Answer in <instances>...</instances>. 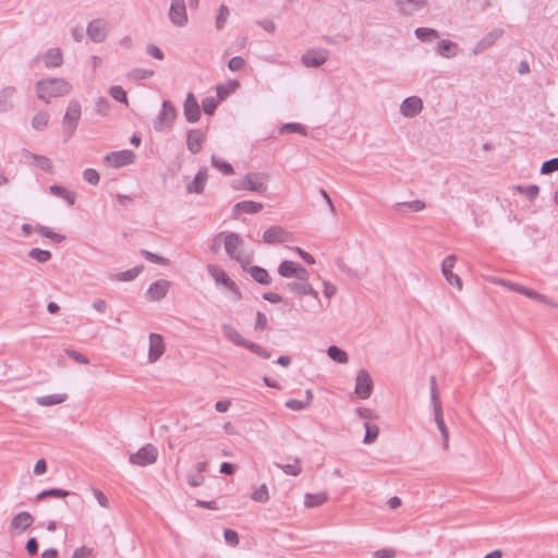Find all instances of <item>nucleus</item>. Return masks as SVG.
I'll list each match as a JSON object with an SVG mask.
<instances>
[{
    "label": "nucleus",
    "mask_w": 558,
    "mask_h": 558,
    "mask_svg": "<svg viewBox=\"0 0 558 558\" xmlns=\"http://www.w3.org/2000/svg\"><path fill=\"white\" fill-rule=\"evenodd\" d=\"M208 179L207 168L201 167L194 177V180L186 184L187 193L202 194Z\"/></svg>",
    "instance_id": "obj_23"
},
{
    "label": "nucleus",
    "mask_w": 558,
    "mask_h": 558,
    "mask_svg": "<svg viewBox=\"0 0 558 558\" xmlns=\"http://www.w3.org/2000/svg\"><path fill=\"white\" fill-rule=\"evenodd\" d=\"M165 352V341L161 335L150 333L149 335V353L148 357L150 362L157 361Z\"/></svg>",
    "instance_id": "obj_24"
},
{
    "label": "nucleus",
    "mask_w": 558,
    "mask_h": 558,
    "mask_svg": "<svg viewBox=\"0 0 558 558\" xmlns=\"http://www.w3.org/2000/svg\"><path fill=\"white\" fill-rule=\"evenodd\" d=\"M65 353L69 357H71L73 361L80 363V364H88L89 359L82 354L81 352L74 350V349H66Z\"/></svg>",
    "instance_id": "obj_62"
},
{
    "label": "nucleus",
    "mask_w": 558,
    "mask_h": 558,
    "mask_svg": "<svg viewBox=\"0 0 558 558\" xmlns=\"http://www.w3.org/2000/svg\"><path fill=\"white\" fill-rule=\"evenodd\" d=\"M284 405L290 410L301 411L310 407V401L289 399L286 401Z\"/></svg>",
    "instance_id": "obj_57"
},
{
    "label": "nucleus",
    "mask_w": 558,
    "mask_h": 558,
    "mask_svg": "<svg viewBox=\"0 0 558 558\" xmlns=\"http://www.w3.org/2000/svg\"><path fill=\"white\" fill-rule=\"evenodd\" d=\"M205 140L204 132L199 129L189 130L186 133V147L193 155L202 150V144Z\"/></svg>",
    "instance_id": "obj_21"
},
{
    "label": "nucleus",
    "mask_w": 558,
    "mask_h": 558,
    "mask_svg": "<svg viewBox=\"0 0 558 558\" xmlns=\"http://www.w3.org/2000/svg\"><path fill=\"white\" fill-rule=\"evenodd\" d=\"M169 20L175 26H184L187 23L185 0H171Z\"/></svg>",
    "instance_id": "obj_9"
},
{
    "label": "nucleus",
    "mask_w": 558,
    "mask_h": 558,
    "mask_svg": "<svg viewBox=\"0 0 558 558\" xmlns=\"http://www.w3.org/2000/svg\"><path fill=\"white\" fill-rule=\"evenodd\" d=\"M218 99L206 97L202 100V108L205 114L213 116L218 107Z\"/></svg>",
    "instance_id": "obj_54"
},
{
    "label": "nucleus",
    "mask_w": 558,
    "mask_h": 558,
    "mask_svg": "<svg viewBox=\"0 0 558 558\" xmlns=\"http://www.w3.org/2000/svg\"><path fill=\"white\" fill-rule=\"evenodd\" d=\"M223 537H225L226 543L230 546H236L240 543V537L235 530L226 529L223 531Z\"/></svg>",
    "instance_id": "obj_58"
},
{
    "label": "nucleus",
    "mask_w": 558,
    "mask_h": 558,
    "mask_svg": "<svg viewBox=\"0 0 558 558\" xmlns=\"http://www.w3.org/2000/svg\"><path fill=\"white\" fill-rule=\"evenodd\" d=\"M395 206H396V209L399 211L403 210V208H408L411 211L417 213V211L423 210L426 207V204L423 201L415 199V201H410V202L397 203Z\"/></svg>",
    "instance_id": "obj_45"
},
{
    "label": "nucleus",
    "mask_w": 558,
    "mask_h": 558,
    "mask_svg": "<svg viewBox=\"0 0 558 558\" xmlns=\"http://www.w3.org/2000/svg\"><path fill=\"white\" fill-rule=\"evenodd\" d=\"M280 134H290V133H298L302 135H306V128L298 122H289L281 125L279 130Z\"/></svg>",
    "instance_id": "obj_43"
},
{
    "label": "nucleus",
    "mask_w": 558,
    "mask_h": 558,
    "mask_svg": "<svg viewBox=\"0 0 558 558\" xmlns=\"http://www.w3.org/2000/svg\"><path fill=\"white\" fill-rule=\"evenodd\" d=\"M70 89L71 85L62 78H44L36 83L37 97L47 104L51 98L68 94Z\"/></svg>",
    "instance_id": "obj_1"
},
{
    "label": "nucleus",
    "mask_w": 558,
    "mask_h": 558,
    "mask_svg": "<svg viewBox=\"0 0 558 558\" xmlns=\"http://www.w3.org/2000/svg\"><path fill=\"white\" fill-rule=\"evenodd\" d=\"M211 166L226 175H231L234 173L233 166L230 162L217 157L216 155L211 156Z\"/></svg>",
    "instance_id": "obj_41"
},
{
    "label": "nucleus",
    "mask_w": 558,
    "mask_h": 558,
    "mask_svg": "<svg viewBox=\"0 0 558 558\" xmlns=\"http://www.w3.org/2000/svg\"><path fill=\"white\" fill-rule=\"evenodd\" d=\"M328 500V494L326 492L318 494L307 493L304 496V506L306 508L319 507Z\"/></svg>",
    "instance_id": "obj_34"
},
{
    "label": "nucleus",
    "mask_w": 558,
    "mask_h": 558,
    "mask_svg": "<svg viewBox=\"0 0 558 558\" xmlns=\"http://www.w3.org/2000/svg\"><path fill=\"white\" fill-rule=\"evenodd\" d=\"M39 61H43L45 68H59L63 63V54L59 48H49L35 59V65L38 66Z\"/></svg>",
    "instance_id": "obj_14"
},
{
    "label": "nucleus",
    "mask_w": 558,
    "mask_h": 558,
    "mask_svg": "<svg viewBox=\"0 0 558 558\" xmlns=\"http://www.w3.org/2000/svg\"><path fill=\"white\" fill-rule=\"evenodd\" d=\"M458 44L448 39H440L437 43L436 52L444 58H452L458 54Z\"/></svg>",
    "instance_id": "obj_31"
},
{
    "label": "nucleus",
    "mask_w": 558,
    "mask_h": 558,
    "mask_svg": "<svg viewBox=\"0 0 558 558\" xmlns=\"http://www.w3.org/2000/svg\"><path fill=\"white\" fill-rule=\"evenodd\" d=\"M49 191L52 195L64 199L68 205L72 206L75 204L76 195L74 192L58 184L50 185Z\"/></svg>",
    "instance_id": "obj_32"
},
{
    "label": "nucleus",
    "mask_w": 558,
    "mask_h": 558,
    "mask_svg": "<svg viewBox=\"0 0 558 558\" xmlns=\"http://www.w3.org/2000/svg\"><path fill=\"white\" fill-rule=\"evenodd\" d=\"M110 104L105 97H98L96 100V110L99 114L106 116L109 111Z\"/></svg>",
    "instance_id": "obj_63"
},
{
    "label": "nucleus",
    "mask_w": 558,
    "mask_h": 558,
    "mask_svg": "<svg viewBox=\"0 0 558 558\" xmlns=\"http://www.w3.org/2000/svg\"><path fill=\"white\" fill-rule=\"evenodd\" d=\"M504 34L505 32L502 28H494L476 43L475 47L473 48L474 53H482L484 50L492 47L498 39H500Z\"/></svg>",
    "instance_id": "obj_20"
},
{
    "label": "nucleus",
    "mask_w": 558,
    "mask_h": 558,
    "mask_svg": "<svg viewBox=\"0 0 558 558\" xmlns=\"http://www.w3.org/2000/svg\"><path fill=\"white\" fill-rule=\"evenodd\" d=\"M364 427H365V435H364L363 442L366 445L375 442V440L377 439L378 434H379V427L376 424H372L369 422H365Z\"/></svg>",
    "instance_id": "obj_42"
},
{
    "label": "nucleus",
    "mask_w": 558,
    "mask_h": 558,
    "mask_svg": "<svg viewBox=\"0 0 558 558\" xmlns=\"http://www.w3.org/2000/svg\"><path fill=\"white\" fill-rule=\"evenodd\" d=\"M374 558H395L396 551L391 548H381L373 554Z\"/></svg>",
    "instance_id": "obj_64"
},
{
    "label": "nucleus",
    "mask_w": 558,
    "mask_h": 558,
    "mask_svg": "<svg viewBox=\"0 0 558 558\" xmlns=\"http://www.w3.org/2000/svg\"><path fill=\"white\" fill-rule=\"evenodd\" d=\"M222 332L225 337L238 347L247 349L251 340L245 339L234 327L228 324L222 325Z\"/></svg>",
    "instance_id": "obj_28"
},
{
    "label": "nucleus",
    "mask_w": 558,
    "mask_h": 558,
    "mask_svg": "<svg viewBox=\"0 0 558 558\" xmlns=\"http://www.w3.org/2000/svg\"><path fill=\"white\" fill-rule=\"evenodd\" d=\"M267 179L268 174L265 172H250L242 179L233 181L231 186L234 191L245 190L264 194L267 191Z\"/></svg>",
    "instance_id": "obj_2"
},
{
    "label": "nucleus",
    "mask_w": 558,
    "mask_h": 558,
    "mask_svg": "<svg viewBox=\"0 0 558 558\" xmlns=\"http://www.w3.org/2000/svg\"><path fill=\"white\" fill-rule=\"evenodd\" d=\"M327 355L335 362L345 364L349 361L348 353L338 345H330Z\"/></svg>",
    "instance_id": "obj_40"
},
{
    "label": "nucleus",
    "mask_w": 558,
    "mask_h": 558,
    "mask_svg": "<svg viewBox=\"0 0 558 558\" xmlns=\"http://www.w3.org/2000/svg\"><path fill=\"white\" fill-rule=\"evenodd\" d=\"M109 94L114 100H117L125 106H129L126 92L123 89V87H121L119 85L111 86L109 89Z\"/></svg>",
    "instance_id": "obj_49"
},
{
    "label": "nucleus",
    "mask_w": 558,
    "mask_h": 558,
    "mask_svg": "<svg viewBox=\"0 0 558 558\" xmlns=\"http://www.w3.org/2000/svg\"><path fill=\"white\" fill-rule=\"evenodd\" d=\"M248 264L250 263H244L241 267L254 279V281L262 286H269L271 283V277L267 269L260 266H248Z\"/></svg>",
    "instance_id": "obj_18"
},
{
    "label": "nucleus",
    "mask_w": 558,
    "mask_h": 558,
    "mask_svg": "<svg viewBox=\"0 0 558 558\" xmlns=\"http://www.w3.org/2000/svg\"><path fill=\"white\" fill-rule=\"evenodd\" d=\"M247 350L263 359H269L271 356L270 351L266 350L260 344L253 341L248 343Z\"/></svg>",
    "instance_id": "obj_56"
},
{
    "label": "nucleus",
    "mask_w": 558,
    "mask_h": 558,
    "mask_svg": "<svg viewBox=\"0 0 558 558\" xmlns=\"http://www.w3.org/2000/svg\"><path fill=\"white\" fill-rule=\"evenodd\" d=\"M81 104L75 99L71 100L62 120V125L65 132L64 142L69 141L73 136L81 119Z\"/></svg>",
    "instance_id": "obj_4"
},
{
    "label": "nucleus",
    "mask_w": 558,
    "mask_h": 558,
    "mask_svg": "<svg viewBox=\"0 0 558 558\" xmlns=\"http://www.w3.org/2000/svg\"><path fill=\"white\" fill-rule=\"evenodd\" d=\"M72 494L73 493L70 490L53 487V488L45 489V490L38 493L35 499H36V501H41L48 497L65 498Z\"/></svg>",
    "instance_id": "obj_35"
},
{
    "label": "nucleus",
    "mask_w": 558,
    "mask_h": 558,
    "mask_svg": "<svg viewBox=\"0 0 558 558\" xmlns=\"http://www.w3.org/2000/svg\"><path fill=\"white\" fill-rule=\"evenodd\" d=\"M66 398L65 393L47 395L37 398V403L43 407H51L64 402Z\"/></svg>",
    "instance_id": "obj_37"
},
{
    "label": "nucleus",
    "mask_w": 558,
    "mask_h": 558,
    "mask_svg": "<svg viewBox=\"0 0 558 558\" xmlns=\"http://www.w3.org/2000/svg\"><path fill=\"white\" fill-rule=\"evenodd\" d=\"M177 118V109L170 100H163L161 105V111L154 120V129L156 131H163L166 128H170Z\"/></svg>",
    "instance_id": "obj_5"
},
{
    "label": "nucleus",
    "mask_w": 558,
    "mask_h": 558,
    "mask_svg": "<svg viewBox=\"0 0 558 558\" xmlns=\"http://www.w3.org/2000/svg\"><path fill=\"white\" fill-rule=\"evenodd\" d=\"M171 283L166 279H159L153 282L148 290L147 295L153 301H160L166 298Z\"/></svg>",
    "instance_id": "obj_22"
},
{
    "label": "nucleus",
    "mask_w": 558,
    "mask_h": 558,
    "mask_svg": "<svg viewBox=\"0 0 558 558\" xmlns=\"http://www.w3.org/2000/svg\"><path fill=\"white\" fill-rule=\"evenodd\" d=\"M183 114L189 123H195L201 119V107L195 95L187 93L183 104Z\"/></svg>",
    "instance_id": "obj_11"
},
{
    "label": "nucleus",
    "mask_w": 558,
    "mask_h": 558,
    "mask_svg": "<svg viewBox=\"0 0 558 558\" xmlns=\"http://www.w3.org/2000/svg\"><path fill=\"white\" fill-rule=\"evenodd\" d=\"M515 189L523 193L526 198L531 202H533L539 194V186L537 184H531L527 186L518 185Z\"/></svg>",
    "instance_id": "obj_50"
},
{
    "label": "nucleus",
    "mask_w": 558,
    "mask_h": 558,
    "mask_svg": "<svg viewBox=\"0 0 558 558\" xmlns=\"http://www.w3.org/2000/svg\"><path fill=\"white\" fill-rule=\"evenodd\" d=\"M86 34L94 43H102L107 37V22L102 19H95L87 25Z\"/></svg>",
    "instance_id": "obj_13"
},
{
    "label": "nucleus",
    "mask_w": 558,
    "mask_h": 558,
    "mask_svg": "<svg viewBox=\"0 0 558 558\" xmlns=\"http://www.w3.org/2000/svg\"><path fill=\"white\" fill-rule=\"evenodd\" d=\"M223 244L226 253L231 259L236 260L240 265H243L244 263H251V257H244L235 252L236 247L242 244V239L238 233L226 232Z\"/></svg>",
    "instance_id": "obj_7"
},
{
    "label": "nucleus",
    "mask_w": 558,
    "mask_h": 558,
    "mask_svg": "<svg viewBox=\"0 0 558 558\" xmlns=\"http://www.w3.org/2000/svg\"><path fill=\"white\" fill-rule=\"evenodd\" d=\"M83 178L86 182L97 185L99 183L100 177L97 170L93 168H87L83 172Z\"/></svg>",
    "instance_id": "obj_59"
},
{
    "label": "nucleus",
    "mask_w": 558,
    "mask_h": 558,
    "mask_svg": "<svg viewBox=\"0 0 558 558\" xmlns=\"http://www.w3.org/2000/svg\"><path fill=\"white\" fill-rule=\"evenodd\" d=\"M36 231L45 236V238H48L52 241H54L56 243H61L65 240V235L64 234H61V233H57V232H53L49 227H46V226H38L36 228Z\"/></svg>",
    "instance_id": "obj_46"
},
{
    "label": "nucleus",
    "mask_w": 558,
    "mask_h": 558,
    "mask_svg": "<svg viewBox=\"0 0 558 558\" xmlns=\"http://www.w3.org/2000/svg\"><path fill=\"white\" fill-rule=\"evenodd\" d=\"M414 33L416 38L424 43L439 38L438 32L430 27H417Z\"/></svg>",
    "instance_id": "obj_38"
},
{
    "label": "nucleus",
    "mask_w": 558,
    "mask_h": 558,
    "mask_svg": "<svg viewBox=\"0 0 558 558\" xmlns=\"http://www.w3.org/2000/svg\"><path fill=\"white\" fill-rule=\"evenodd\" d=\"M263 209V204L254 201H242L233 206V214H257Z\"/></svg>",
    "instance_id": "obj_30"
},
{
    "label": "nucleus",
    "mask_w": 558,
    "mask_h": 558,
    "mask_svg": "<svg viewBox=\"0 0 558 558\" xmlns=\"http://www.w3.org/2000/svg\"><path fill=\"white\" fill-rule=\"evenodd\" d=\"M31 158L37 161L38 167L44 170L45 172L51 173L52 172V163L51 160L43 155L37 154H29Z\"/></svg>",
    "instance_id": "obj_53"
},
{
    "label": "nucleus",
    "mask_w": 558,
    "mask_h": 558,
    "mask_svg": "<svg viewBox=\"0 0 558 558\" xmlns=\"http://www.w3.org/2000/svg\"><path fill=\"white\" fill-rule=\"evenodd\" d=\"M251 498L256 502H267L269 500V493L267 486L265 484L260 485L257 489H255L252 493Z\"/></svg>",
    "instance_id": "obj_51"
},
{
    "label": "nucleus",
    "mask_w": 558,
    "mask_h": 558,
    "mask_svg": "<svg viewBox=\"0 0 558 558\" xmlns=\"http://www.w3.org/2000/svg\"><path fill=\"white\" fill-rule=\"evenodd\" d=\"M158 450L151 445L147 444L141 449H138L135 453H132L129 458L130 463L141 466H146L153 464L157 461Z\"/></svg>",
    "instance_id": "obj_6"
},
{
    "label": "nucleus",
    "mask_w": 558,
    "mask_h": 558,
    "mask_svg": "<svg viewBox=\"0 0 558 558\" xmlns=\"http://www.w3.org/2000/svg\"><path fill=\"white\" fill-rule=\"evenodd\" d=\"M434 408V415H435V422L437 424V427L442 436V445L444 448H448V441H449V432L446 426L444 416H442V407L441 402H435Z\"/></svg>",
    "instance_id": "obj_26"
},
{
    "label": "nucleus",
    "mask_w": 558,
    "mask_h": 558,
    "mask_svg": "<svg viewBox=\"0 0 558 558\" xmlns=\"http://www.w3.org/2000/svg\"><path fill=\"white\" fill-rule=\"evenodd\" d=\"M113 168H121L134 162L135 154L132 150L123 149L107 154L104 158Z\"/></svg>",
    "instance_id": "obj_10"
},
{
    "label": "nucleus",
    "mask_w": 558,
    "mask_h": 558,
    "mask_svg": "<svg viewBox=\"0 0 558 558\" xmlns=\"http://www.w3.org/2000/svg\"><path fill=\"white\" fill-rule=\"evenodd\" d=\"M402 15H412L414 12L424 9L427 0H396Z\"/></svg>",
    "instance_id": "obj_25"
},
{
    "label": "nucleus",
    "mask_w": 558,
    "mask_h": 558,
    "mask_svg": "<svg viewBox=\"0 0 558 558\" xmlns=\"http://www.w3.org/2000/svg\"><path fill=\"white\" fill-rule=\"evenodd\" d=\"M290 240V233L279 226L268 228L263 233V241L267 244L283 243Z\"/></svg>",
    "instance_id": "obj_17"
},
{
    "label": "nucleus",
    "mask_w": 558,
    "mask_h": 558,
    "mask_svg": "<svg viewBox=\"0 0 558 558\" xmlns=\"http://www.w3.org/2000/svg\"><path fill=\"white\" fill-rule=\"evenodd\" d=\"M299 263L292 260H282L278 266V274L283 278H293L296 274Z\"/></svg>",
    "instance_id": "obj_36"
},
{
    "label": "nucleus",
    "mask_w": 558,
    "mask_h": 558,
    "mask_svg": "<svg viewBox=\"0 0 558 558\" xmlns=\"http://www.w3.org/2000/svg\"><path fill=\"white\" fill-rule=\"evenodd\" d=\"M286 287L295 295L302 296V295H311L313 296L317 302H319V294L318 292L312 287L308 282L303 281H290L286 283Z\"/></svg>",
    "instance_id": "obj_19"
},
{
    "label": "nucleus",
    "mask_w": 558,
    "mask_h": 558,
    "mask_svg": "<svg viewBox=\"0 0 558 558\" xmlns=\"http://www.w3.org/2000/svg\"><path fill=\"white\" fill-rule=\"evenodd\" d=\"M143 268L144 266H135L125 271L116 274L112 279L116 281H132L142 272Z\"/></svg>",
    "instance_id": "obj_39"
},
{
    "label": "nucleus",
    "mask_w": 558,
    "mask_h": 558,
    "mask_svg": "<svg viewBox=\"0 0 558 558\" xmlns=\"http://www.w3.org/2000/svg\"><path fill=\"white\" fill-rule=\"evenodd\" d=\"M207 271L215 280L217 284H222L227 288L233 295L235 301H240L243 299V294L236 283L228 276V274L220 267L214 264H209L207 266Z\"/></svg>",
    "instance_id": "obj_3"
},
{
    "label": "nucleus",
    "mask_w": 558,
    "mask_h": 558,
    "mask_svg": "<svg viewBox=\"0 0 558 558\" xmlns=\"http://www.w3.org/2000/svg\"><path fill=\"white\" fill-rule=\"evenodd\" d=\"M141 255L148 262L160 265H169L170 260L166 257H162L156 253L149 252L147 250H142Z\"/></svg>",
    "instance_id": "obj_52"
},
{
    "label": "nucleus",
    "mask_w": 558,
    "mask_h": 558,
    "mask_svg": "<svg viewBox=\"0 0 558 558\" xmlns=\"http://www.w3.org/2000/svg\"><path fill=\"white\" fill-rule=\"evenodd\" d=\"M423 110V101L417 96L407 97L400 105V112L407 118H414Z\"/></svg>",
    "instance_id": "obj_15"
},
{
    "label": "nucleus",
    "mask_w": 558,
    "mask_h": 558,
    "mask_svg": "<svg viewBox=\"0 0 558 558\" xmlns=\"http://www.w3.org/2000/svg\"><path fill=\"white\" fill-rule=\"evenodd\" d=\"M327 60V51L324 49H311L302 56V63L305 68H318Z\"/></svg>",
    "instance_id": "obj_16"
},
{
    "label": "nucleus",
    "mask_w": 558,
    "mask_h": 558,
    "mask_svg": "<svg viewBox=\"0 0 558 558\" xmlns=\"http://www.w3.org/2000/svg\"><path fill=\"white\" fill-rule=\"evenodd\" d=\"M558 171V157L548 159L542 163L541 173L546 175Z\"/></svg>",
    "instance_id": "obj_55"
},
{
    "label": "nucleus",
    "mask_w": 558,
    "mask_h": 558,
    "mask_svg": "<svg viewBox=\"0 0 558 558\" xmlns=\"http://www.w3.org/2000/svg\"><path fill=\"white\" fill-rule=\"evenodd\" d=\"M276 465L288 475L298 476L302 472L300 458H295L293 463H287V464L278 463Z\"/></svg>",
    "instance_id": "obj_44"
},
{
    "label": "nucleus",
    "mask_w": 558,
    "mask_h": 558,
    "mask_svg": "<svg viewBox=\"0 0 558 558\" xmlns=\"http://www.w3.org/2000/svg\"><path fill=\"white\" fill-rule=\"evenodd\" d=\"M240 86L238 80H228L227 83L216 86L218 100H225L229 95Z\"/></svg>",
    "instance_id": "obj_33"
},
{
    "label": "nucleus",
    "mask_w": 558,
    "mask_h": 558,
    "mask_svg": "<svg viewBox=\"0 0 558 558\" xmlns=\"http://www.w3.org/2000/svg\"><path fill=\"white\" fill-rule=\"evenodd\" d=\"M229 16V9L226 4H221L219 8V13L216 19V27L217 29H222L225 26V23L227 21V17Z\"/></svg>",
    "instance_id": "obj_60"
},
{
    "label": "nucleus",
    "mask_w": 558,
    "mask_h": 558,
    "mask_svg": "<svg viewBox=\"0 0 558 558\" xmlns=\"http://www.w3.org/2000/svg\"><path fill=\"white\" fill-rule=\"evenodd\" d=\"M28 256L38 263H46L51 259L52 254L50 251L34 247L28 252Z\"/></svg>",
    "instance_id": "obj_48"
},
{
    "label": "nucleus",
    "mask_w": 558,
    "mask_h": 558,
    "mask_svg": "<svg viewBox=\"0 0 558 558\" xmlns=\"http://www.w3.org/2000/svg\"><path fill=\"white\" fill-rule=\"evenodd\" d=\"M49 122V114L45 111H39L32 118V126L38 131L44 130Z\"/></svg>",
    "instance_id": "obj_47"
},
{
    "label": "nucleus",
    "mask_w": 558,
    "mask_h": 558,
    "mask_svg": "<svg viewBox=\"0 0 558 558\" xmlns=\"http://www.w3.org/2000/svg\"><path fill=\"white\" fill-rule=\"evenodd\" d=\"M34 522L33 515L27 511H21L13 517L10 523L11 530H20V533L26 531Z\"/></svg>",
    "instance_id": "obj_27"
},
{
    "label": "nucleus",
    "mask_w": 558,
    "mask_h": 558,
    "mask_svg": "<svg viewBox=\"0 0 558 558\" xmlns=\"http://www.w3.org/2000/svg\"><path fill=\"white\" fill-rule=\"evenodd\" d=\"M268 327V319H267V316L265 315V313L258 311L256 313V319H255V324H254V330L255 331H262V330H265L267 329Z\"/></svg>",
    "instance_id": "obj_61"
},
{
    "label": "nucleus",
    "mask_w": 558,
    "mask_h": 558,
    "mask_svg": "<svg viewBox=\"0 0 558 558\" xmlns=\"http://www.w3.org/2000/svg\"><path fill=\"white\" fill-rule=\"evenodd\" d=\"M374 383L369 373L362 368L357 372L354 392L360 399H368L373 392Z\"/></svg>",
    "instance_id": "obj_8"
},
{
    "label": "nucleus",
    "mask_w": 558,
    "mask_h": 558,
    "mask_svg": "<svg viewBox=\"0 0 558 558\" xmlns=\"http://www.w3.org/2000/svg\"><path fill=\"white\" fill-rule=\"evenodd\" d=\"M509 287L512 291L523 294L532 300L538 301L544 304L551 305V302L545 294L538 293L535 290L529 289V288L518 284V283H509Z\"/></svg>",
    "instance_id": "obj_29"
},
{
    "label": "nucleus",
    "mask_w": 558,
    "mask_h": 558,
    "mask_svg": "<svg viewBox=\"0 0 558 558\" xmlns=\"http://www.w3.org/2000/svg\"><path fill=\"white\" fill-rule=\"evenodd\" d=\"M456 262V255H448L441 263V272L448 283L457 287L459 290H462L463 286L461 278L452 272Z\"/></svg>",
    "instance_id": "obj_12"
}]
</instances>
